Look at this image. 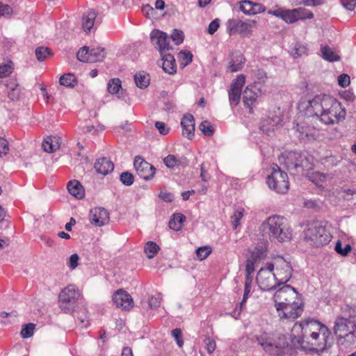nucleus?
I'll return each instance as SVG.
<instances>
[{"instance_id":"1","label":"nucleus","mask_w":356,"mask_h":356,"mask_svg":"<svg viewBox=\"0 0 356 356\" xmlns=\"http://www.w3.org/2000/svg\"><path fill=\"white\" fill-rule=\"evenodd\" d=\"M292 342L301 349L309 351H323L326 348L329 335L327 327L314 320L296 323L292 328Z\"/></svg>"},{"instance_id":"2","label":"nucleus","mask_w":356,"mask_h":356,"mask_svg":"<svg viewBox=\"0 0 356 356\" xmlns=\"http://www.w3.org/2000/svg\"><path fill=\"white\" fill-rule=\"evenodd\" d=\"M278 316L281 319L293 321L301 316L303 303L295 288L284 285L273 296Z\"/></svg>"},{"instance_id":"3","label":"nucleus","mask_w":356,"mask_h":356,"mask_svg":"<svg viewBox=\"0 0 356 356\" xmlns=\"http://www.w3.org/2000/svg\"><path fill=\"white\" fill-rule=\"evenodd\" d=\"M262 227L271 241L284 243L289 241L292 237V230L283 217L270 216L262 224Z\"/></svg>"},{"instance_id":"4","label":"nucleus","mask_w":356,"mask_h":356,"mask_svg":"<svg viewBox=\"0 0 356 356\" xmlns=\"http://www.w3.org/2000/svg\"><path fill=\"white\" fill-rule=\"evenodd\" d=\"M298 111H345L341 103L330 97L316 96L312 99L302 98L298 104Z\"/></svg>"},{"instance_id":"5","label":"nucleus","mask_w":356,"mask_h":356,"mask_svg":"<svg viewBox=\"0 0 356 356\" xmlns=\"http://www.w3.org/2000/svg\"><path fill=\"white\" fill-rule=\"evenodd\" d=\"M304 237L311 245L318 247L327 244L332 236L323 222L313 221L307 224Z\"/></svg>"},{"instance_id":"6","label":"nucleus","mask_w":356,"mask_h":356,"mask_svg":"<svg viewBox=\"0 0 356 356\" xmlns=\"http://www.w3.org/2000/svg\"><path fill=\"white\" fill-rule=\"evenodd\" d=\"M268 187L277 193L285 194L289 189L287 174L282 171L278 165L273 168L270 175L267 177Z\"/></svg>"},{"instance_id":"7","label":"nucleus","mask_w":356,"mask_h":356,"mask_svg":"<svg viewBox=\"0 0 356 356\" xmlns=\"http://www.w3.org/2000/svg\"><path fill=\"white\" fill-rule=\"evenodd\" d=\"M79 292L74 285L64 288L58 296L59 307L65 314L71 313L76 305L79 297Z\"/></svg>"},{"instance_id":"8","label":"nucleus","mask_w":356,"mask_h":356,"mask_svg":"<svg viewBox=\"0 0 356 356\" xmlns=\"http://www.w3.org/2000/svg\"><path fill=\"white\" fill-rule=\"evenodd\" d=\"M335 335L339 338H348L347 340L354 342L356 338V323L354 320H346V318L337 316L333 328Z\"/></svg>"},{"instance_id":"9","label":"nucleus","mask_w":356,"mask_h":356,"mask_svg":"<svg viewBox=\"0 0 356 356\" xmlns=\"http://www.w3.org/2000/svg\"><path fill=\"white\" fill-rule=\"evenodd\" d=\"M254 339L266 353L273 355L279 354L286 343L284 337H280L278 341H275L266 332L255 336Z\"/></svg>"},{"instance_id":"10","label":"nucleus","mask_w":356,"mask_h":356,"mask_svg":"<svg viewBox=\"0 0 356 356\" xmlns=\"http://www.w3.org/2000/svg\"><path fill=\"white\" fill-rule=\"evenodd\" d=\"M284 163L287 170H296L298 172H304L313 168V164L305 154L298 152H290L287 156Z\"/></svg>"},{"instance_id":"11","label":"nucleus","mask_w":356,"mask_h":356,"mask_svg":"<svg viewBox=\"0 0 356 356\" xmlns=\"http://www.w3.org/2000/svg\"><path fill=\"white\" fill-rule=\"evenodd\" d=\"M256 24V21L253 19L243 21L238 19H229L226 23L227 32L229 35L238 33L243 36H250Z\"/></svg>"},{"instance_id":"12","label":"nucleus","mask_w":356,"mask_h":356,"mask_svg":"<svg viewBox=\"0 0 356 356\" xmlns=\"http://www.w3.org/2000/svg\"><path fill=\"white\" fill-rule=\"evenodd\" d=\"M257 282L259 288L263 291H270L280 285L275 273L266 270H259L257 278Z\"/></svg>"},{"instance_id":"13","label":"nucleus","mask_w":356,"mask_h":356,"mask_svg":"<svg viewBox=\"0 0 356 356\" xmlns=\"http://www.w3.org/2000/svg\"><path fill=\"white\" fill-rule=\"evenodd\" d=\"M134 165L138 175L143 179L149 180L154 177L156 168L142 157L136 156Z\"/></svg>"},{"instance_id":"14","label":"nucleus","mask_w":356,"mask_h":356,"mask_svg":"<svg viewBox=\"0 0 356 356\" xmlns=\"http://www.w3.org/2000/svg\"><path fill=\"white\" fill-rule=\"evenodd\" d=\"M281 114V113H279V114H277V113H270V115L266 118L261 120L260 130L270 136L274 133L275 127L281 125L282 121Z\"/></svg>"},{"instance_id":"15","label":"nucleus","mask_w":356,"mask_h":356,"mask_svg":"<svg viewBox=\"0 0 356 356\" xmlns=\"http://www.w3.org/2000/svg\"><path fill=\"white\" fill-rule=\"evenodd\" d=\"M85 114L83 129H86V132L96 133L104 129L105 127L100 122V120L102 121L103 119L97 113H86Z\"/></svg>"},{"instance_id":"16","label":"nucleus","mask_w":356,"mask_h":356,"mask_svg":"<svg viewBox=\"0 0 356 356\" xmlns=\"http://www.w3.org/2000/svg\"><path fill=\"white\" fill-rule=\"evenodd\" d=\"M150 39L155 48L159 51L161 55H163L165 50L170 49L169 39L165 33L154 29L150 33Z\"/></svg>"},{"instance_id":"17","label":"nucleus","mask_w":356,"mask_h":356,"mask_svg":"<svg viewBox=\"0 0 356 356\" xmlns=\"http://www.w3.org/2000/svg\"><path fill=\"white\" fill-rule=\"evenodd\" d=\"M109 219V213L103 207H95L90 211V222L96 227H102L108 224Z\"/></svg>"},{"instance_id":"18","label":"nucleus","mask_w":356,"mask_h":356,"mask_svg":"<svg viewBox=\"0 0 356 356\" xmlns=\"http://www.w3.org/2000/svg\"><path fill=\"white\" fill-rule=\"evenodd\" d=\"M292 271V267L289 262L284 260L278 261L276 264V273H275L278 284L280 285L286 283L291 277Z\"/></svg>"},{"instance_id":"19","label":"nucleus","mask_w":356,"mask_h":356,"mask_svg":"<svg viewBox=\"0 0 356 356\" xmlns=\"http://www.w3.org/2000/svg\"><path fill=\"white\" fill-rule=\"evenodd\" d=\"M113 300L117 307L125 311H129L134 307L133 298L123 289H119L114 293Z\"/></svg>"},{"instance_id":"20","label":"nucleus","mask_w":356,"mask_h":356,"mask_svg":"<svg viewBox=\"0 0 356 356\" xmlns=\"http://www.w3.org/2000/svg\"><path fill=\"white\" fill-rule=\"evenodd\" d=\"M345 114L346 113H339L338 115H337V113H320V114L315 113L311 117L313 121L318 120L322 123L328 125L339 123L343 120Z\"/></svg>"},{"instance_id":"21","label":"nucleus","mask_w":356,"mask_h":356,"mask_svg":"<svg viewBox=\"0 0 356 356\" xmlns=\"http://www.w3.org/2000/svg\"><path fill=\"white\" fill-rule=\"evenodd\" d=\"M181 126L182 128V136L191 140L195 136V119L190 113L184 114L181 118Z\"/></svg>"},{"instance_id":"22","label":"nucleus","mask_w":356,"mask_h":356,"mask_svg":"<svg viewBox=\"0 0 356 356\" xmlns=\"http://www.w3.org/2000/svg\"><path fill=\"white\" fill-rule=\"evenodd\" d=\"M259 94L260 90L256 86H248L245 88L243 95V102L246 108L253 109Z\"/></svg>"},{"instance_id":"23","label":"nucleus","mask_w":356,"mask_h":356,"mask_svg":"<svg viewBox=\"0 0 356 356\" xmlns=\"http://www.w3.org/2000/svg\"><path fill=\"white\" fill-rule=\"evenodd\" d=\"M239 3L240 10L245 15H253L266 11V7L264 5L250 0H242Z\"/></svg>"},{"instance_id":"24","label":"nucleus","mask_w":356,"mask_h":356,"mask_svg":"<svg viewBox=\"0 0 356 356\" xmlns=\"http://www.w3.org/2000/svg\"><path fill=\"white\" fill-rule=\"evenodd\" d=\"M296 12V11L295 10V8L291 10H286L282 8H279L274 10H270L268 11V13L269 15L281 18L286 23L293 24L297 22Z\"/></svg>"},{"instance_id":"25","label":"nucleus","mask_w":356,"mask_h":356,"mask_svg":"<svg viewBox=\"0 0 356 356\" xmlns=\"http://www.w3.org/2000/svg\"><path fill=\"white\" fill-rule=\"evenodd\" d=\"M296 130L299 133L298 138L300 140L304 142H313L315 140H321V136L315 129H305L300 126L298 123L296 124Z\"/></svg>"},{"instance_id":"26","label":"nucleus","mask_w":356,"mask_h":356,"mask_svg":"<svg viewBox=\"0 0 356 356\" xmlns=\"http://www.w3.org/2000/svg\"><path fill=\"white\" fill-rule=\"evenodd\" d=\"M94 168L97 173L106 175L113 170L114 165L108 159L102 157L96 161Z\"/></svg>"},{"instance_id":"27","label":"nucleus","mask_w":356,"mask_h":356,"mask_svg":"<svg viewBox=\"0 0 356 356\" xmlns=\"http://www.w3.org/2000/svg\"><path fill=\"white\" fill-rule=\"evenodd\" d=\"M162 67L165 72L172 74L176 72L177 67L174 56L170 54L162 55Z\"/></svg>"},{"instance_id":"28","label":"nucleus","mask_w":356,"mask_h":356,"mask_svg":"<svg viewBox=\"0 0 356 356\" xmlns=\"http://www.w3.org/2000/svg\"><path fill=\"white\" fill-rule=\"evenodd\" d=\"M67 190L72 195L77 199H82L85 195V190L81 183L77 180L69 181L67 184Z\"/></svg>"},{"instance_id":"29","label":"nucleus","mask_w":356,"mask_h":356,"mask_svg":"<svg viewBox=\"0 0 356 356\" xmlns=\"http://www.w3.org/2000/svg\"><path fill=\"white\" fill-rule=\"evenodd\" d=\"M42 146L44 152L52 153L60 148L59 138L56 136H47L44 139Z\"/></svg>"},{"instance_id":"30","label":"nucleus","mask_w":356,"mask_h":356,"mask_svg":"<svg viewBox=\"0 0 356 356\" xmlns=\"http://www.w3.org/2000/svg\"><path fill=\"white\" fill-rule=\"evenodd\" d=\"M97 14L94 10H88L83 15L82 28L85 32H89L95 25Z\"/></svg>"},{"instance_id":"31","label":"nucleus","mask_w":356,"mask_h":356,"mask_svg":"<svg viewBox=\"0 0 356 356\" xmlns=\"http://www.w3.org/2000/svg\"><path fill=\"white\" fill-rule=\"evenodd\" d=\"M108 92L111 95H117L118 97H122L124 90L122 88V82L118 78L111 79L107 84Z\"/></svg>"},{"instance_id":"32","label":"nucleus","mask_w":356,"mask_h":356,"mask_svg":"<svg viewBox=\"0 0 356 356\" xmlns=\"http://www.w3.org/2000/svg\"><path fill=\"white\" fill-rule=\"evenodd\" d=\"M106 53L104 48H93L90 49L88 63L100 62L105 58Z\"/></svg>"},{"instance_id":"33","label":"nucleus","mask_w":356,"mask_h":356,"mask_svg":"<svg viewBox=\"0 0 356 356\" xmlns=\"http://www.w3.org/2000/svg\"><path fill=\"white\" fill-rule=\"evenodd\" d=\"M186 220L185 216L179 213L173 215L172 218L169 221V227L175 231H179L181 228L182 223Z\"/></svg>"},{"instance_id":"34","label":"nucleus","mask_w":356,"mask_h":356,"mask_svg":"<svg viewBox=\"0 0 356 356\" xmlns=\"http://www.w3.org/2000/svg\"><path fill=\"white\" fill-rule=\"evenodd\" d=\"M134 81L136 86L140 88H145L149 84L148 75L144 72L136 73L134 75Z\"/></svg>"},{"instance_id":"35","label":"nucleus","mask_w":356,"mask_h":356,"mask_svg":"<svg viewBox=\"0 0 356 356\" xmlns=\"http://www.w3.org/2000/svg\"><path fill=\"white\" fill-rule=\"evenodd\" d=\"M159 246L154 241H147L144 246V252L148 259H152L159 251Z\"/></svg>"},{"instance_id":"36","label":"nucleus","mask_w":356,"mask_h":356,"mask_svg":"<svg viewBox=\"0 0 356 356\" xmlns=\"http://www.w3.org/2000/svg\"><path fill=\"white\" fill-rule=\"evenodd\" d=\"M74 317L78 320L79 325L82 327H87L89 325L88 312L85 308H81L76 312L74 314Z\"/></svg>"},{"instance_id":"37","label":"nucleus","mask_w":356,"mask_h":356,"mask_svg":"<svg viewBox=\"0 0 356 356\" xmlns=\"http://www.w3.org/2000/svg\"><path fill=\"white\" fill-rule=\"evenodd\" d=\"M321 53L323 58L330 62L338 61L340 59L339 56L336 54L328 46L321 47Z\"/></svg>"},{"instance_id":"38","label":"nucleus","mask_w":356,"mask_h":356,"mask_svg":"<svg viewBox=\"0 0 356 356\" xmlns=\"http://www.w3.org/2000/svg\"><path fill=\"white\" fill-rule=\"evenodd\" d=\"M346 320H353L356 318V307L346 305L341 308V314L339 316Z\"/></svg>"},{"instance_id":"39","label":"nucleus","mask_w":356,"mask_h":356,"mask_svg":"<svg viewBox=\"0 0 356 356\" xmlns=\"http://www.w3.org/2000/svg\"><path fill=\"white\" fill-rule=\"evenodd\" d=\"M245 58L242 54L237 56L236 60H232L229 63V70L232 72H237L242 69Z\"/></svg>"},{"instance_id":"40","label":"nucleus","mask_w":356,"mask_h":356,"mask_svg":"<svg viewBox=\"0 0 356 356\" xmlns=\"http://www.w3.org/2000/svg\"><path fill=\"white\" fill-rule=\"evenodd\" d=\"M245 82V76L243 74H239L236 79L234 80L231 84L230 89L241 92L242 88L243 87Z\"/></svg>"},{"instance_id":"41","label":"nucleus","mask_w":356,"mask_h":356,"mask_svg":"<svg viewBox=\"0 0 356 356\" xmlns=\"http://www.w3.org/2000/svg\"><path fill=\"white\" fill-rule=\"evenodd\" d=\"M295 10L296 11V15L297 17V21L306 19H312L314 17L313 13L305 8H295Z\"/></svg>"},{"instance_id":"42","label":"nucleus","mask_w":356,"mask_h":356,"mask_svg":"<svg viewBox=\"0 0 356 356\" xmlns=\"http://www.w3.org/2000/svg\"><path fill=\"white\" fill-rule=\"evenodd\" d=\"M178 58L180 61V65L185 67L190 64L193 60V54L191 51H181L179 53Z\"/></svg>"},{"instance_id":"43","label":"nucleus","mask_w":356,"mask_h":356,"mask_svg":"<svg viewBox=\"0 0 356 356\" xmlns=\"http://www.w3.org/2000/svg\"><path fill=\"white\" fill-rule=\"evenodd\" d=\"M60 83L67 87H73L76 83V79L72 74H64L60 78Z\"/></svg>"},{"instance_id":"44","label":"nucleus","mask_w":356,"mask_h":356,"mask_svg":"<svg viewBox=\"0 0 356 356\" xmlns=\"http://www.w3.org/2000/svg\"><path fill=\"white\" fill-rule=\"evenodd\" d=\"M50 55V50L47 47H40L35 49L36 58L40 62L44 61Z\"/></svg>"},{"instance_id":"45","label":"nucleus","mask_w":356,"mask_h":356,"mask_svg":"<svg viewBox=\"0 0 356 356\" xmlns=\"http://www.w3.org/2000/svg\"><path fill=\"white\" fill-rule=\"evenodd\" d=\"M199 127H200V131L205 136H211L214 133V129H213V126L211 125V122H209V121L205 120V121L202 122L201 124H200Z\"/></svg>"},{"instance_id":"46","label":"nucleus","mask_w":356,"mask_h":356,"mask_svg":"<svg viewBox=\"0 0 356 356\" xmlns=\"http://www.w3.org/2000/svg\"><path fill=\"white\" fill-rule=\"evenodd\" d=\"M211 252V248L209 246L200 247L196 250V254L199 260L205 259Z\"/></svg>"},{"instance_id":"47","label":"nucleus","mask_w":356,"mask_h":356,"mask_svg":"<svg viewBox=\"0 0 356 356\" xmlns=\"http://www.w3.org/2000/svg\"><path fill=\"white\" fill-rule=\"evenodd\" d=\"M90 49L88 47L84 46L81 48L76 54L77 59L81 62H88Z\"/></svg>"},{"instance_id":"48","label":"nucleus","mask_w":356,"mask_h":356,"mask_svg":"<svg viewBox=\"0 0 356 356\" xmlns=\"http://www.w3.org/2000/svg\"><path fill=\"white\" fill-rule=\"evenodd\" d=\"M13 70V63L10 61L8 63L0 65V77L9 76Z\"/></svg>"},{"instance_id":"49","label":"nucleus","mask_w":356,"mask_h":356,"mask_svg":"<svg viewBox=\"0 0 356 356\" xmlns=\"http://www.w3.org/2000/svg\"><path fill=\"white\" fill-rule=\"evenodd\" d=\"M335 251L342 256H347L348 253L351 251L352 247L349 244H346L344 248H342V244L340 241H338L336 243Z\"/></svg>"},{"instance_id":"50","label":"nucleus","mask_w":356,"mask_h":356,"mask_svg":"<svg viewBox=\"0 0 356 356\" xmlns=\"http://www.w3.org/2000/svg\"><path fill=\"white\" fill-rule=\"evenodd\" d=\"M120 179L124 185L129 186L133 184L134 177L131 173L127 171L121 173Z\"/></svg>"},{"instance_id":"51","label":"nucleus","mask_w":356,"mask_h":356,"mask_svg":"<svg viewBox=\"0 0 356 356\" xmlns=\"http://www.w3.org/2000/svg\"><path fill=\"white\" fill-rule=\"evenodd\" d=\"M34 329L35 325L33 323H29L24 325L21 331V336L25 339L32 337L33 334Z\"/></svg>"},{"instance_id":"52","label":"nucleus","mask_w":356,"mask_h":356,"mask_svg":"<svg viewBox=\"0 0 356 356\" xmlns=\"http://www.w3.org/2000/svg\"><path fill=\"white\" fill-rule=\"evenodd\" d=\"M13 121L20 120L21 121H30L33 122L35 117L33 116L31 113H22L19 117L15 116L14 114L9 117Z\"/></svg>"},{"instance_id":"53","label":"nucleus","mask_w":356,"mask_h":356,"mask_svg":"<svg viewBox=\"0 0 356 356\" xmlns=\"http://www.w3.org/2000/svg\"><path fill=\"white\" fill-rule=\"evenodd\" d=\"M171 38L175 44H180L184 41V33L181 31L174 29Z\"/></svg>"},{"instance_id":"54","label":"nucleus","mask_w":356,"mask_h":356,"mask_svg":"<svg viewBox=\"0 0 356 356\" xmlns=\"http://www.w3.org/2000/svg\"><path fill=\"white\" fill-rule=\"evenodd\" d=\"M241 92L235 90H229V99L231 105H237L240 102Z\"/></svg>"},{"instance_id":"55","label":"nucleus","mask_w":356,"mask_h":356,"mask_svg":"<svg viewBox=\"0 0 356 356\" xmlns=\"http://www.w3.org/2000/svg\"><path fill=\"white\" fill-rule=\"evenodd\" d=\"M13 13V8L8 4H3L0 1V17H8Z\"/></svg>"},{"instance_id":"56","label":"nucleus","mask_w":356,"mask_h":356,"mask_svg":"<svg viewBox=\"0 0 356 356\" xmlns=\"http://www.w3.org/2000/svg\"><path fill=\"white\" fill-rule=\"evenodd\" d=\"M323 163L327 167H334L340 161L335 156H326L322 159Z\"/></svg>"},{"instance_id":"57","label":"nucleus","mask_w":356,"mask_h":356,"mask_svg":"<svg viewBox=\"0 0 356 356\" xmlns=\"http://www.w3.org/2000/svg\"><path fill=\"white\" fill-rule=\"evenodd\" d=\"M178 160L177 158L172 154H170L163 159V163L166 167L169 168H173L176 165L178 164Z\"/></svg>"},{"instance_id":"58","label":"nucleus","mask_w":356,"mask_h":356,"mask_svg":"<svg viewBox=\"0 0 356 356\" xmlns=\"http://www.w3.org/2000/svg\"><path fill=\"white\" fill-rule=\"evenodd\" d=\"M264 257H265V252L263 250L255 249L252 252L251 256L249 259L256 263Z\"/></svg>"},{"instance_id":"59","label":"nucleus","mask_w":356,"mask_h":356,"mask_svg":"<svg viewBox=\"0 0 356 356\" xmlns=\"http://www.w3.org/2000/svg\"><path fill=\"white\" fill-rule=\"evenodd\" d=\"M243 216V209L236 211L232 216V225L234 229L239 225L240 220Z\"/></svg>"},{"instance_id":"60","label":"nucleus","mask_w":356,"mask_h":356,"mask_svg":"<svg viewBox=\"0 0 356 356\" xmlns=\"http://www.w3.org/2000/svg\"><path fill=\"white\" fill-rule=\"evenodd\" d=\"M350 83V76L346 74H342L338 76V84L342 87L346 88L349 86Z\"/></svg>"},{"instance_id":"61","label":"nucleus","mask_w":356,"mask_h":356,"mask_svg":"<svg viewBox=\"0 0 356 356\" xmlns=\"http://www.w3.org/2000/svg\"><path fill=\"white\" fill-rule=\"evenodd\" d=\"M9 151L8 142L0 137V157L6 155Z\"/></svg>"},{"instance_id":"62","label":"nucleus","mask_w":356,"mask_h":356,"mask_svg":"<svg viewBox=\"0 0 356 356\" xmlns=\"http://www.w3.org/2000/svg\"><path fill=\"white\" fill-rule=\"evenodd\" d=\"M220 26V19L216 18L209 25L208 33L211 35L214 34Z\"/></svg>"},{"instance_id":"63","label":"nucleus","mask_w":356,"mask_h":356,"mask_svg":"<svg viewBox=\"0 0 356 356\" xmlns=\"http://www.w3.org/2000/svg\"><path fill=\"white\" fill-rule=\"evenodd\" d=\"M254 76L261 82H264L267 79V74L263 70L258 69L253 72Z\"/></svg>"},{"instance_id":"64","label":"nucleus","mask_w":356,"mask_h":356,"mask_svg":"<svg viewBox=\"0 0 356 356\" xmlns=\"http://www.w3.org/2000/svg\"><path fill=\"white\" fill-rule=\"evenodd\" d=\"M79 260V257L77 254H73L70 256L69 260V267L70 269L74 270L78 266V261Z\"/></svg>"}]
</instances>
